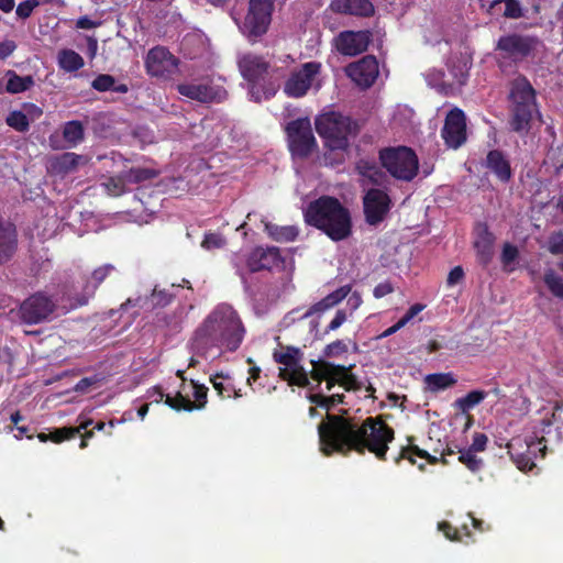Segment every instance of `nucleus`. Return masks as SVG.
Returning <instances> with one entry per match:
<instances>
[{"mask_svg":"<svg viewBox=\"0 0 563 563\" xmlns=\"http://www.w3.org/2000/svg\"><path fill=\"white\" fill-rule=\"evenodd\" d=\"M487 13L514 20L523 16V10L519 0H493L487 8Z\"/></svg>","mask_w":563,"mask_h":563,"instance_id":"7c9ffc66","label":"nucleus"},{"mask_svg":"<svg viewBox=\"0 0 563 563\" xmlns=\"http://www.w3.org/2000/svg\"><path fill=\"white\" fill-rule=\"evenodd\" d=\"M246 328L239 312L229 303L217 305L194 331L191 351L207 358L213 350L218 355L236 352L245 338Z\"/></svg>","mask_w":563,"mask_h":563,"instance_id":"f03ea898","label":"nucleus"},{"mask_svg":"<svg viewBox=\"0 0 563 563\" xmlns=\"http://www.w3.org/2000/svg\"><path fill=\"white\" fill-rule=\"evenodd\" d=\"M556 435V429L553 430V422L551 419L544 418L540 421L539 426L536 427L533 432V439L537 442V445L540 446L542 442H549L552 433Z\"/></svg>","mask_w":563,"mask_h":563,"instance_id":"c03bdc74","label":"nucleus"},{"mask_svg":"<svg viewBox=\"0 0 563 563\" xmlns=\"http://www.w3.org/2000/svg\"><path fill=\"white\" fill-rule=\"evenodd\" d=\"M82 159L84 157L81 155L73 152H65L49 161L48 170L54 175L65 176L76 170Z\"/></svg>","mask_w":563,"mask_h":563,"instance_id":"c756f323","label":"nucleus"},{"mask_svg":"<svg viewBox=\"0 0 563 563\" xmlns=\"http://www.w3.org/2000/svg\"><path fill=\"white\" fill-rule=\"evenodd\" d=\"M394 291V286L390 282L386 280L375 286L373 295L375 298H383Z\"/></svg>","mask_w":563,"mask_h":563,"instance_id":"0e129e2a","label":"nucleus"},{"mask_svg":"<svg viewBox=\"0 0 563 563\" xmlns=\"http://www.w3.org/2000/svg\"><path fill=\"white\" fill-rule=\"evenodd\" d=\"M177 91L181 96L201 103L219 102L225 93V91L220 87H216L210 84L194 82L179 84L177 86Z\"/></svg>","mask_w":563,"mask_h":563,"instance_id":"412c9836","label":"nucleus"},{"mask_svg":"<svg viewBox=\"0 0 563 563\" xmlns=\"http://www.w3.org/2000/svg\"><path fill=\"white\" fill-rule=\"evenodd\" d=\"M153 300L156 305L159 306H167L173 296L167 290H158L154 288L152 292Z\"/></svg>","mask_w":563,"mask_h":563,"instance_id":"69168bd1","label":"nucleus"},{"mask_svg":"<svg viewBox=\"0 0 563 563\" xmlns=\"http://www.w3.org/2000/svg\"><path fill=\"white\" fill-rule=\"evenodd\" d=\"M180 60L162 45L152 47L145 57V68L151 77L170 80L179 73Z\"/></svg>","mask_w":563,"mask_h":563,"instance_id":"f8f14e48","label":"nucleus"},{"mask_svg":"<svg viewBox=\"0 0 563 563\" xmlns=\"http://www.w3.org/2000/svg\"><path fill=\"white\" fill-rule=\"evenodd\" d=\"M113 272H115V267L111 264H104L102 266L97 267L89 278L86 280L84 286V294L79 296L76 301V306H85L88 303L89 299L93 297L98 287L109 277Z\"/></svg>","mask_w":563,"mask_h":563,"instance_id":"b1692460","label":"nucleus"},{"mask_svg":"<svg viewBox=\"0 0 563 563\" xmlns=\"http://www.w3.org/2000/svg\"><path fill=\"white\" fill-rule=\"evenodd\" d=\"M115 79L108 74L98 75L91 82V87L97 91H108L114 88Z\"/></svg>","mask_w":563,"mask_h":563,"instance_id":"3c124183","label":"nucleus"},{"mask_svg":"<svg viewBox=\"0 0 563 563\" xmlns=\"http://www.w3.org/2000/svg\"><path fill=\"white\" fill-rule=\"evenodd\" d=\"M318 434L320 451L325 456L369 452L379 461H386L389 443L395 439L394 429L382 417H368L358 423L353 418L330 413L319 423Z\"/></svg>","mask_w":563,"mask_h":563,"instance_id":"f257e3e1","label":"nucleus"},{"mask_svg":"<svg viewBox=\"0 0 563 563\" xmlns=\"http://www.w3.org/2000/svg\"><path fill=\"white\" fill-rule=\"evenodd\" d=\"M220 378H223L222 374H217L210 378L213 388L217 390L218 395L222 398H230L232 386H225L222 382H219Z\"/></svg>","mask_w":563,"mask_h":563,"instance_id":"bf43d9fd","label":"nucleus"},{"mask_svg":"<svg viewBox=\"0 0 563 563\" xmlns=\"http://www.w3.org/2000/svg\"><path fill=\"white\" fill-rule=\"evenodd\" d=\"M274 9L275 4L268 0H250L243 23L249 36L258 37L267 32Z\"/></svg>","mask_w":563,"mask_h":563,"instance_id":"ddd939ff","label":"nucleus"},{"mask_svg":"<svg viewBox=\"0 0 563 563\" xmlns=\"http://www.w3.org/2000/svg\"><path fill=\"white\" fill-rule=\"evenodd\" d=\"M487 435L484 433H475L473 438V442L468 450H473L474 453L476 452H483L486 449L487 444Z\"/></svg>","mask_w":563,"mask_h":563,"instance_id":"e2e57ef3","label":"nucleus"},{"mask_svg":"<svg viewBox=\"0 0 563 563\" xmlns=\"http://www.w3.org/2000/svg\"><path fill=\"white\" fill-rule=\"evenodd\" d=\"M324 369H336L341 374V387L346 391H356L361 389V383L352 373L354 365L323 364Z\"/></svg>","mask_w":563,"mask_h":563,"instance_id":"f704fd0d","label":"nucleus"},{"mask_svg":"<svg viewBox=\"0 0 563 563\" xmlns=\"http://www.w3.org/2000/svg\"><path fill=\"white\" fill-rule=\"evenodd\" d=\"M303 357L302 351L292 345L283 347L282 351H275L273 358L276 363L284 365L279 368L278 376L291 386L311 388L309 374L301 365Z\"/></svg>","mask_w":563,"mask_h":563,"instance_id":"1a4fd4ad","label":"nucleus"},{"mask_svg":"<svg viewBox=\"0 0 563 563\" xmlns=\"http://www.w3.org/2000/svg\"><path fill=\"white\" fill-rule=\"evenodd\" d=\"M316 131L330 151H346L351 139L360 133V125L351 117L330 111L319 115L314 122Z\"/></svg>","mask_w":563,"mask_h":563,"instance_id":"39448f33","label":"nucleus"},{"mask_svg":"<svg viewBox=\"0 0 563 563\" xmlns=\"http://www.w3.org/2000/svg\"><path fill=\"white\" fill-rule=\"evenodd\" d=\"M345 73L358 87L366 89L373 86L378 77V62L375 56L366 55L360 60L349 64Z\"/></svg>","mask_w":563,"mask_h":563,"instance_id":"aec40b11","label":"nucleus"},{"mask_svg":"<svg viewBox=\"0 0 563 563\" xmlns=\"http://www.w3.org/2000/svg\"><path fill=\"white\" fill-rule=\"evenodd\" d=\"M382 167L397 180L411 181L419 170L415 151L407 146L385 147L378 152Z\"/></svg>","mask_w":563,"mask_h":563,"instance_id":"6e6552de","label":"nucleus"},{"mask_svg":"<svg viewBox=\"0 0 563 563\" xmlns=\"http://www.w3.org/2000/svg\"><path fill=\"white\" fill-rule=\"evenodd\" d=\"M308 399L311 404L329 410L335 405L344 404L345 396L343 394H333L331 396H324L322 394H310Z\"/></svg>","mask_w":563,"mask_h":563,"instance_id":"79ce46f5","label":"nucleus"},{"mask_svg":"<svg viewBox=\"0 0 563 563\" xmlns=\"http://www.w3.org/2000/svg\"><path fill=\"white\" fill-rule=\"evenodd\" d=\"M156 393L163 399L165 397V404L176 411H192L195 410V404L186 396L181 394V391H177V394L173 397L170 395H164L163 390L159 387H156Z\"/></svg>","mask_w":563,"mask_h":563,"instance_id":"e433bc0d","label":"nucleus"},{"mask_svg":"<svg viewBox=\"0 0 563 563\" xmlns=\"http://www.w3.org/2000/svg\"><path fill=\"white\" fill-rule=\"evenodd\" d=\"M5 123L13 130L21 133L27 132L30 129L27 114L21 110L11 111L5 118Z\"/></svg>","mask_w":563,"mask_h":563,"instance_id":"37998d69","label":"nucleus"},{"mask_svg":"<svg viewBox=\"0 0 563 563\" xmlns=\"http://www.w3.org/2000/svg\"><path fill=\"white\" fill-rule=\"evenodd\" d=\"M485 166L501 183H508L512 177L510 162L500 150H490L487 153Z\"/></svg>","mask_w":563,"mask_h":563,"instance_id":"393cba45","label":"nucleus"},{"mask_svg":"<svg viewBox=\"0 0 563 563\" xmlns=\"http://www.w3.org/2000/svg\"><path fill=\"white\" fill-rule=\"evenodd\" d=\"M548 250L553 255H563V231L553 232L550 235Z\"/></svg>","mask_w":563,"mask_h":563,"instance_id":"6e6d98bb","label":"nucleus"},{"mask_svg":"<svg viewBox=\"0 0 563 563\" xmlns=\"http://www.w3.org/2000/svg\"><path fill=\"white\" fill-rule=\"evenodd\" d=\"M330 7L336 13L357 16H371L375 11L371 0H333Z\"/></svg>","mask_w":563,"mask_h":563,"instance_id":"a878e982","label":"nucleus"},{"mask_svg":"<svg viewBox=\"0 0 563 563\" xmlns=\"http://www.w3.org/2000/svg\"><path fill=\"white\" fill-rule=\"evenodd\" d=\"M439 530L451 541H462V532L448 521L440 522Z\"/></svg>","mask_w":563,"mask_h":563,"instance_id":"13d9d810","label":"nucleus"},{"mask_svg":"<svg viewBox=\"0 0 563 563\" xmlns=\"http://www.w3.org/2000/svg\"><path fill=\"white\" fill-rule=\"evenodd\" d=\"M265 231L272 240L279 243L294 242L299 235L296 225H278L272 222L265 223Z\"/></svg>","mask_w":563,"mask_h":563,"instance_id":"473e14b6","label":"nucleus"},{"mask_svg":"<svg viewBox=\"0 0 563 563\" xmlns=\"http://www.w3.org/2000/svg\"><path fill=\"white\" fill-rule=\"evenodd\" d=\"M303 220L333 242L349 239L353 232L351 211L336 197L322 195L303 210Z\"/></svg>","mask_w":563,"mask_h":563,"instance_id":"7ed1b4c3","label":"nucleus"},{"mask_svg":"<svg viewBox=\"0 0 563 563\" xmlns=\"http://www.w3.org/2000/svg\"><path fill=\"white\" fill-rule=\"evenodd\" d=\"M5 77V91L11 95L24 92L34 86V78L31 75L20 76L14 70H8Z\"/></svg>","mask_w":563,"mask_h":563,"instance_id":"72a5a7b5","label":"nucleus"},{"mask_svg":"<svg viewBox=\"0 0 563 563\" xmlns=\"http://www.w3.org/2000/svg\"><path fill=\"white\" fill-rule=\"evenodd\" d=\"M412 440H413V438L409 437L408 438V442H409L408 445L401 448V450L398 453V455L395 456L394 462L396 464H399L402 460H408L410 462V464L415 465L416 464L415 456H418L420 459H424V460H427L432 465L438 464L440 461L443 464H448V461L445 460V455H451V454L454 453L453 450L448 448L446 450L443 451L442 457L438 459L437 456L431 455L428 451L422 450L418 445L413 444Z\"/></svg>","mask_w":563,"mask_h":563,"instance_id":"5701e85b","label":"nucleus"},{"mask_svg":"<svg viewBox=\"0 0 563 563\" xmlns=\"http://www.w3.org/2000/svg\"><path fill=\"white\" fill-rule=\"evenodd\" d=\"M464 278V269L462 266L453 267L446 278V284L449 287H452L459 283H461Z\"/></svg>","mask_w":563,"mask_h":563,"instance_id":"680f3d73","label":"nucleus"},{"mask_svg":"<svg viewBox=\"0 0 563 563\" xmlns=\"http://www.w3.org/2000/svg\"><path fill=\"white\" fill-rule=\"evenodd\" d=\"M18 235L14 225L0 220V265L8 262L16 251Z\"/></svg>","mask_w":563,"mask_h":563,"instance_id":"bb28decb","label":"nucleus"},{"mask_svg":"<svg viewBox=\"0 0 563 563\" xmlns=\"http://www.w3.org/2000/svg\"><path fill=\"white\" fill-rule=\"evenodd\" d=\"M191 385L194 388V398L195 401V409H202L207 404V394H208V387L205 385H200L196 383L195 380H191Z\"/></svg>","mask_w":563,"mask_h":563,"instance_id":"864d4df0","label":"nucleus"},{"mask_svg":"<svg viewBox=\"0 0 563 563\" xmlns=\"http://www.w3.org/2000/svg\"><path fill=\"white\" fill-rule=\"evenodd\" d=\"M542 41L533 34L507 33L501 35L495 45L499 65H519L529 58H534Z\"/></svg>","mask_w":563,"mask_h":563,"instance_id":"423d86ee","label":"nucleus"},{"mask_svg":"<svg viewBox=\"0 0 563 563\" xmlns=\"http://www.w3.org/2000/svg\"><path fill=\"white\" fill-rule=\"evenodd\" d=\"M509 126L518 134H527L531 129L533 114L538 112L537 92L529 79L519 75L510 82Z\"/></svg>","mask_w":563,"mask_h":563,"instance_id":"20e7f679","label":"nucleus"},{"mask_svg":"<svg viewBox=\"0 0 563 563\" xmlns=\"http://www.w3.org/2000/svg\"><path fill=\"white\" fill-rule=\"evenodd\" d=\"M238 64L241 75L251 86L250 93L256 101H261L262 98L269 99L276 93L275 85L266 81L271 65L264 57L247 53Z\"/></svg>","mask_w":563,"mask_h":563,"instance_id":"0eeeda50","label":"nucleus"},{"mask_svg":"<svg viewBox=\"0 0 563 563\" xmlns=\"http://www.w3.org/2000/svg\"><path fill=\"white\" fill-rule=\"evenodd\" d=\"M487 396L488 393L485 390L475 389L467 393L464 397L457 398L454 401V407L463 413H466L475 406L479 405Z\"/></svg>","mask_w":563,"mask_h":563,"instance_id":"4c0bfd02","label":"nucleus"},{"mask_svg":"<svg viewBox=\"0 0 563 563\" xmlns=\"http://www.w3.org/2000/svg\"><path fill=\"white\" fill-rule=\"evenodd\" d=\"M543 282L551 292V295L559 299L563 300V277L560 276L553 268H548L543 275Z\"/></svg>","mask_w":563,"mask_h":563,"instance_id":"58836bf2","label":"nucleus"},{"mask_svg":"<svg viewBox=\"0 0 563 563\" xmlns=\"http://www.w3.org/2000/svg\"><path fill=\"white\" fill-rule=\"evenodd\" d=\"M355 172L374 186H383L387 176L374 159L360 158L355 162Z\"/></svg>","mask_w":563,"mask_h":563,"instance_id":"c85d7f7f","label":"nucleus"},{"mask_svg":"<svg viewBox=\"0 0 563 563\" xmlns=\"http://www.w3.org/2000/svg\"><path fill=\"white\" fill-rule=\"evenodd\" d=\"M466 115L460 108L451 109L444 119L441 137L444 144L452 150L460 148L467 140Z\"/></svg>","mask_w":563,"mask_h":563,"instance_id":"dca6fc26","label":"nucleus"},{"mask_svg":"<svg viewBox=\"0 0 563 563\" xmlns=\"http://www.w3.org/2000/svg\"><path fill=\"white\" fill-rule=\"evenodd\" d=\"M40 4L37 0H25L18 4L15 13L20 19H27L31 16L33 10Z\"/></svg>","mask_w":563,"mask_h":563,"instance_id":"4d7b16f0","label":"nucleus"},{"mask_svg":"<svg viewBox=\"0 0 563 563\" xmlns=\"http://www.w3.org/2000/svg\"><path fill=\"white\" fill-rule=\"evenodd\" d=\"M351 285H344L322 298L320 301L322 302L323 307L329 310L340 303L351 292Z\"/></svg>","mask_w":563,"mask_h":563,"instance_id":"de8ad7c7","label":"nucleus"},{"mask_svg":"<svg viewBox=\"0 0 563 563\" xmlns=\"http://www.w3.org/2000/svg\"><path fill=\"white\" fill-rule=\"evenodd\" d=\"M225 239L219 233H207L201 242V246L206 250L220 249L224 246Z\"/></svg>","mask_w":563,"mask_h":563,"instance_id":"5fc2aeb1","label":"nucleus"},{"mask_svg":"<svg viewBox=\"0 0 563 563\" xmlns=\"http://www.w3.org/2000/svg\"><path fill=\"white\" fill-rule=\"evenodd\" d=\"M519 256L517 246L511 243H505L501 251L500 261L505 269L512 264Z\"/></svg>","mask_w":563,"mask_h":563,"instance_id":"603ef678","label":"nucleus"},{"mask_svg":"<svg viewBox=\"0 0 563 563\" xmlns=\"http://www.w3.org/2000/svg\"><path fill=\"white\" fill-rule=\"evenodd\" d=\"M56 309L57 303L53 296L36 291L20 303L18 317L23 324L36 325L49 321Z\"/></svg>","mask_w":563,"mask_h":563,"instance_id":"9d476101","label":"nucleus"},{"mask_svg":"<svg viewBox=\"0 0 563 563\" xmlns=\"http://www.w3.org/2000/svg\"><path fill=\"white\" fill-rule=\"evenodd\" d=\"M321 64L318 62H308L301 67L291 73L290 77L286 80L284 92L291 98H301L307 95L311 88L314 77L320 73Z\"/></svg>","mask_w":563,"mask_h":563,"instance_id":"f3484780","label":"nucleus"},{"mask_svg":"<svg viewBox=\"0 0 563 563\" xmlns=\"http://www.w3.org/2000/svg\"><path fill=\"white\" fill-rule=\"evenodd\" d=\"M246 266L252 273L274 269L282 271L285 267V258L276 246H257L247 255Z\"/></svg>","mask_w":563,"mask_h":563,"instance_id":"a211bd4d","label":"nucleus"},{"mask_svg":"<svg viewBox=\"0 0 563 563\" xmlns=\"http://www.w3.org/2000/svg\"><path fill=\"white\" fill-rule=\"evenodd\" d=\"M288 147L292 156L308 158L318 147L309 118H298L285 128Z\"/></svg>","mask_w":563,"mask_h":563,"instance_id":"9b49d317","label":"nucleus"},{"mask_svg":"<svg viewBox=\"0 0 563 563\" xmlns=\"http://www.w3.org/2000/svg\"><path fill=\"white\" fill-rule=\"evenodd\" d=\"M84 136L85 130L80 121L73 120L65 124L63 137L70 146H76L84 140Z\"/></svg>","mask_w":563,"mask_h":563,"instance_id":"ea45409f","label":"nucleus"},{"mask_svg":"<svg viewBox=\"0 0 563 563\" xmlns=\"http://www.w3.org/2000/svg\"><path fill=\"white\" fill-rule=\"evenodd\" d=\"M347 352V344L343 340H335L327 344L322 351L325 358L338 357Z\"/></svg>","mask_w":563,"mask_h":563,"instance_id":"8fccbe9b","label":"nucleus"},{"mask_svg":"<svg viewBox=\"0 0 563 563\" xmlns=\"http://www.w3.org/2000/svg\"><path fill=\"white\" fill-rule=\"evenodd\" d=\"M59 67L68 73L77 71L84 67V58L73 49H62L58 54Z\"/></svg>","mask_w":563,"mask_h":563,"instance_id":"c9c22d12","label":"nucleus"},{"mask_svg":"<svg viewBox=\"0 0 563 563\" xmlns=\"http://www.w3.org/2000/svg\"><path fill=\"white\" fill-rule=\"evenodd\" d=\"M126 183L125 174L122 173L120 176L110 177L106 183H103V186L108 195L118 197L125 192Z\"/></svg>","mask_w":563,"mask_h":563,"instance_id":"49530a36","label":"nucleus"},{"mask_svg":"<svg viewBox=\"0 0 563 563\" xmlns=\"http://www.w3.org/2000/svg\"><path fill=\"white\" fill-rule=\"evenodd\" d=\"M426 383L431 391H438L453 386L456 379L451 373H435L427 375Z\"/></svg>","mask_w":563,"mask_h":563,"instance_id":"a19ab883","label":"nucleus"},{"mask_svg":"<svg viewBox=\"0 0 563 563\" xmlns=\"http://www.w3.org/2000/svg\"><path fill=\"white\" fill-rule=\"evenodd\" d=\"M313 368L309 373V377L318 383L325 382V388L330 391L335 385L341 386V374L336 369H324L323 364H332L327 360L311 361Z\"/></svg>","mask_w":563,"mask_h":563,"instance_id":"cd10ccee","label":"nucleus"},{"mask_svg":"<svg viewBox=\"0 0 563 563\" xmlns=\"http://www.w3.org/2000/svg\"><path fill=\"white\" fill-rule=\"evenodd\" d=\"M459 461L463 463L471 472H477L483 466L482 459L477 457L473 450H460Z\"/></svg>","mask_w":563,"mask_h":563,"instance_id":"09e8293b","label":"nucleus"},{"mask_svg":"<svg viewBox=\"0 0 563 563\" xmlns=\"http://www.w3.org/2000/svg\"><path fill=\"white\" fill-rule=\"evenodd\" d=\"M495 235L490 232L487 223H477L473 246L476 252L477 262L486 267L494 257Z\"/></svg>","mask_w":563,"mask_h":563,"instance_id":"4be33fe9","label":"nucleus"},{"mask_svg":"<svg viewBox=\"0 0 563 563\" xmlns=\"http://www.w3.org/2000/svg\"><path fill=\"white\" fill-rule=\"evenodd\" d=\"M372 42V32L342 31L333 38V46L343 56H356L364 53Z\"/></svg>","mask_w":563,"mask_h":563,"instance_id":"6ab92c4d","label":"nucleus"},{"mask_svg":"<svg viewBox=\"0 0 563 563\" xmlns=\"http://www.w3.org/2000/svg\"><path fill=\"white\" fill-rule=\"evenodd\" d=\"M545 444L542 448L538 446L533 439L517 437L507 443V453L511 461L522 472L531 471L536 466L534 459L537 457L538 452H540L543 457L545 455Z\"/></svg>","mask_w":563,"mask_h":563,"instance_id":"4468645a","label":"nucleus"},{"mask_svg":"<svg viewBox=\"0 0 563 563\" xmlns=\"http://www.w3.org/2000/svg\"><path fill=\"white\" fill-rule=\"evenodd\" d=\"M393 201L387 191L371 188L363 196V212L367 224L376 227L388 216Z\"/></svg>","mask_w":563,"mask_h":563,"instance_id":"2eb2a0df","label":"nucleus"},{"mask_svg":"<svg viewBox=\"0 0 563 563\" xmlns=\"http://www.w3.org/2000/svg\"><path fill=\"white\" fill-rule=\"evenodd\" d=\"M125 179L130 184H139L145 180L153 179L157 176V173L152 168L145 167H133L124 172Z\"/></svg>","mask_w":563,"mask_h":563,"instance_id":"a18cd8bd","label":"nucleus"},{"mask_svg":"<svg viewBox=\"0 0 563 563\" xmlns=\"http://www.w3.org/2000/svg\"><path fill=\"white\" fill-rule=\"evenodd\" d=\"M23 112L27 114V119L31 121L40 119L43 114V110L31 102L23 103Z\"/></svg>","mask_w":563,"mask_h":563,"instance_id":"338daca9","label":"nucleus"},{"mask_svg":"<svg viewBox=\"0 0 563 563\" xmlns=\"http://www.w3.org/2000/svg\"><path fill=\"white\" fill-rule=\"evenodd\" d=\"M92 421H87L85 423H81L79 427H64L59 429H55L51 431L49 433L41 432L36 437L41 442H47L48 440L54 443H60L65 440H69L76 437L81 430H86L89 424H91Z\"/></svg>","mask_w":563,"mask_h":563,"instance_id":"2f4dec72","label":"nucleus"},{"mask_svg":"<svg viewBox=\"0 0 563 563\" xmlns=\"http://www.w3.org/2000/svg\"><path fill=\"white\" fill-rule=\"evenodd\" d=\"M347 319L345 310L339 309L335 312L334 318L330 321L328 327L324 330V334H328L331 331H335L339 329Z\"/></svg>","mask_w":563,"mask_h":563,"instance_id":"052dcab7","label":"nucleus"},{"mask_svg":"<svg viewBox=\"0 0 563 563\" xmlns=\"http://www.w3.org/2000/svg\"><path fill=\"white\" fill-rule=\"evenodd\" d=\"M16 48V44L12 40H5L0 43V59L9 57Z\"/></svg>","mask_w":563,"mask_h":563,"instance_id":"774afa93","label":"nucleus"}]
</instances>
